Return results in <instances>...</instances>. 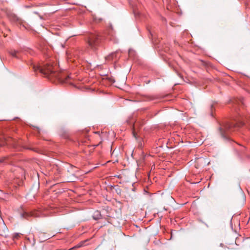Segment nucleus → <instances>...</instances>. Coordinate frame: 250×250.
<instances>
[{"label":"nucleus","instance_id":"f03ea898","mask_svg":"<svg viewBox=\"0 0 250 250\" xmlns=\"http://www.w3.org/2000/svg\"><path fill=\"white\" fill-rule=\"evenodd\" d=\"M245 123L238 121L235 124L227 123L223 126L219 127V131L222 137L227 138V134L229 131H235L238 127L243 126Z\"/></svg>","mask_w":250,"mask_h":250},{"label":"nucleus","instance_id":"0eeeda50","mask_svg":"<svg viewBox=\"0 0 250 250\" xmlns=\"http://www.w3.org/2000/svg\"><path fill=\"white\" fill-rule=\"evenodd\" d=\"M105 34H107V35H109V36H113V28L111 26H110L108 28L107 32Z\"/></svg>","mask_w":250,"mask_h":250},{"label":"nucleus","instance_id":"4468645a","mask_svg":"<svg viewBox=\"0 0 250 250\" xmlns=\"http://www.w3.org/2000/svg\"><path fill=\"white\" fill-rule=\"evenodd\" d=\"M149 32L150 34H151V36L152 37H153V34H152L150 30H149Z\"/></svg>","mask_w":250,"mask_h":250},{"label":"nucleus","instance_id":"f3484780","mask_svg":"<svg viewBox=\"0 0 250 250\" xmlns=\"http://www.w3.org/2000/svg\"><path fill=\"white\" fill-rule=\"evenodd\" d=\"M14 20H18V18L17 17H14Z\"/></svg>","mask_w":250,"mask_h":250},{"label":"nucleus","instance_id":"f8f14e48","mask_svg":"<svg viewBox=\"0 0 250 250\" xmlns=\"http://www.w3.org/2000/svg\"><path fill=\"white\" fill-rule=\"evenodd\" d=\"M5 160H6V158H5V157L0 159V163L5 162Z\"/></svg>","mask_w":250,"mask_h":250},{"label":"nucleus","instance_id":"6e6552de","mask_svg":"<svg viewBox=\"0 0 250 250\" xmlns=\"http://www.w3.org/2000/svg\"><path fill=\"white\" fill-rule=\"evenodd\" d=\"M32 216H34L35 217H40L41 216V211H33V210H32Z\"/></svg>","mask_w":250,"mask_h":250},{"label":"nucleus","instance_id":"20e7f679","mask_svg":"<svg viewBox=\"0 0 250 250\" xmlns=\"http://www.w3.org/2000/svg\"><path fill=\"white\" fill-rule=\"evenodd\" d=\"M93 218L95 220H98L101 218V214L100 211L96 210L93 214Z\"/></svg>","mask_w":250,"mask_h":250},{"label":"nucleus","instance_id":"f257e3e1","mask_svg":"<svg viewBox=\"0 0 250 250\" xmlns=\"http://www.w3.org/2000/svg\"><path fill=\"white\" fill-rule=\"evenodd\" d=\"M57 62L48 61L45 63H32V71L35 75L44 76L49 78H55L61 83H67L70 78L69 75L58 71Z\"/></svg>","mask_w":250,"mask_h":250},{"label":"nucleus","instance_id":"aec40b11","mask_svg":"<svg viewBox=\"0 0 250 250\" xmlns=\"http://www.w3.org/2000/svg\"><path fill=\"white\" fill-rule=\"evenodd\" d=\"M2 145L0 143V146H2Z\"/></svg>","mask_w":250,"mask_h":250},{"label":"nucleus","instance_id":"ddd939ff","mask_svg":"<svg viewBox=\"0 0 250 250\" xmlns=\"http://www.w3.org/2000/svg\"><path fill=\"white\" fill-rule=\"evenodd\" d=\"M37 188H39V182H37Z\"/></svg>","mask_w":250,"mask_h":250},{"label":"nucleus","instance_id":"dca6fc26","mask_svg":"<svg viewBox=\"0 0 250 250\" xmlns=\"http://www.w3.org/2000/svg\"><path fill=\"white\" fill-rule=\"evenodd\" d=\"M71 168L72 169H73V168H75V167H74V166H71Z\"/></svg>","mask_w":250,"mask_h":250},{"label":"nucleus","instance_id":"6ab92c4d","mask_svg":"<svg viewBox=\"0 0 250 250\" xmlns=\"http://www.w3.org/2000/svg\"><path fill=\"white\" fill-rule=\"evenodd\" d=\"M133 135H134V136H135V133H134V132H133Z\"/></svg>","mask_w":250,"mask_h":250},{"label":"nucleus","instance_id":"2eb2a0df","mask_svg":"<svg viewBox=\"0 0 250 250\" xmlns=\"http://www.w3.org/2000/svg\"><path fill=\"white\" fill-rule=\"evenodd\" d=\"M35 128V127L33 126L32 125V131Z\"/></svg>","mask_w":250,"mask_h":250},{"label":"nucleus","instance_id":"1a4fd4ad","mask_svg":"<svg viewBox=\"0 0 250 250\" xmlns=\"http://www.w3.org/2000/svg\"><path fill=\"white\" fill-rule=\"evenodd\" d=\"M21 233H15L13 234V238L14 239H18L21 236Z\"/></svg>","mask_w":250,"mask_h":250},{"label":"nucleus","instance_id":"9d476101","mask_svg":"<svg viewBox=\"0 0 250 250\" xmlns=\"http://www.w3.org/2000/svg\"><path fill=\"white\" fill-rule=\"evenodd\" d=\"M236 102H237L239 104H243V98H240L239 99V101H238V102L236 101Z\"/></svg>","mask_w":250,"mask_h":250},{"label":"nucleus","instance_id":"a211bd4d","mask_svg":"<svg viewBox=\"0 0 250 250\" xmlns=\"http://www.w3.org/2000/svg\"><path fill=\"white\" fill-rule=\"evenodd\" d=\"M246 120H247V123H248V119H246Z\"/></svg>","mask_w":250,"mask_h":250},{"label":"nucleus","instance_id":"9b49d317","mask_svg":"<svg viewBox=\"0 0 250 250\" xmlns=\"http://www.w3.org/2000/svg\"><path fill=\"white\" fill-rule=\"evenodd\" d=\"M28 215V214L26 212H25L24 213H23V214H21V216L22 217H26V216Z\"/></svg>","mask_w":250,"mask_h":250},{"label":"nucleus","instance_id":"423d86ee","mask_svg":"<svg viewBox=\"0 0 250 250\" xmlns=\"http://www.w3.org/2000/svg\"><path fill=\"white\" fill-rule=\"evenodd\" d=\"M9 53L13 57L16 58H19V56L17 55V54L19 53L18 51H16L15 50H12L9 51Z\"/></svg>","mask_w":250,"mask_h":250},{"label":"nucleus","instance_id":"7ed1b4c3","mask_svg":"<svg viewBox=\"0 0 250 250\" xmlns=\"http://www.w3.org/2000/svg\"><path fill=\"white\" fill-rule=\"evenodd\" d=\"M101 38L97 33H91L87 37V43L88 46L95 49L100 43Z\"/></svg>","mask_w":250,"mask_h":250},{"label":"nucleus","instance_id":"39448f33","mask_svg":"<svg viewBox=\"0 0 250 250\" xmlns=\"http://www.w3.org/2000/svg\"><path fill=\"white\" fill-rule=\"evenodd\" d=\"M118 53L117 52H114V53H111V54H110L109 56H108L106 59L107 60H113V59L114 58H116L117 57V55Z\"/></svg>","mask_w":250,"mask_h":250}]
</instances>
